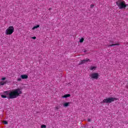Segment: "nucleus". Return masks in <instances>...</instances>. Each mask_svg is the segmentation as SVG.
<instances>
[{"mask_svg": "<svg viewBox=\"0 0 128 128\" xmlns=\"http://www.w3.org/2000/svg\"><path fill=\"white\" fill-rule=\"evenodd\" d=\"M4 93L6 96H7V98L11 100L12 98H16L19 96L20 94H22V90H20V88H17L13 90L12 91H10V92H8V91H6L4 92Z\"/></svg>", "mask_w": 128, "mask_h": 128, "instance_id": "nucleus-1", "label": "nucleus"}, {"mask_svg": "<svg viewBox=\"0 0 128 128\" xmlns=\"http://www.w3.org/2000/svg\"><path fill=\"white\" fill-rule=\"evenodd\" d=\"M116 4L120 10H122L126 8V4L124 0H118L116 2Z\"/></svg>", "mask_w": 128, "mask_h": 128, "instance_id": "nucleus-2", "label": "nucleus"}, {"mask_svg": "<svg viewBox=\"0 0 128 128\" xmlns=\"http://www.w3.org/2000/svg\"><path fill=\"white\" fill-rule=\"evenodd\" d=\"M14 26H10L6 30L5 34L6 36H10L14 34Z\"/></svg>", "mask_w": 128, "mask_h": 128, "instance_id": "nucleus-3", "label": "nucleus"}, {"mask_svg": "<svg viewBox=\"0 0 128 128\" xmlns=\"http://www.w3.org/2000/svg\"><path fill=\"white\" fill-rule=\"evenodd\" d=\"M117 100L116 98H104L102 102L104 104H110V102H114V100Z\"/></svg>", "mask_w": 128, "mask_h": 128, "instance_id": "nucleus-4", "label": "nucleus"}, {"mask_svg": "<svg viewBox=\"0 0 128 128\" xmlns=\"http://www.w3.org/2000/svg\"><path fill=\"white\" fill-rule=\"evenodd\" d=\"M89 76L92 80H98V73H92Z\"/></svg>", "mask_w": 128, "mask_h": 128, "instance_id": "nucleus-5", "label": "nucleus"}, {"mask_svg": "<svg viewBox=\"0 0 128 128\" xmlns=\"http://www.w3.org/2000/svg\"><path fill=\"white\" fill-rule=\"evenodd\" d=\"M88 62H90L89 58H86V60H83L79 62V64H86Z\"/></svg>", "mask_w": 128, "mask_h": 128, "instance_id": "nucleus-6", "label": "nucleus"}, {"mask_svg": "<svg viewBox=\"0 0 128 128\" xmlns=\"http://www.w3.org/2000/svg\"><path fill=\"white\" fill-rule=\"evenodd\" d=\"M20 78L22 80H26V78H28V76L26 74H23L20 76Z\"/></svg>", "mask_w": 128, "mask_h": 128, "instance_id": "nucleus-7", "label": "nucleus"}, {"mask_svg": "<svg viewBox=\"0 0 128 128\" xmlns=\"http://www.w3.org/2000/svg\"><path fill=\"white\" fill-rule=\"evenodd\" d=\"M70 102H64L63 104V106L64 108H68L70 106Z\"/></svg>", "mask_w": 128, "mask_h": 128, "instance_id": "nucleus-8", "label": "nucleus"}, {"mask_svg": "<svg viewBox=\"0 0 128 128\" xmlns=\"http://www.w3.org/2000/svg\"><path fill=\"white\" fill-rule=\"evenodd\" d=\"M70 94H66L63 96L62 98H70Z\"/></svg>", "mask_w": 128, "mask_h": 128, "instance_id": "nucleus-9", "label": "nucleus"}, {"mask_svg": "<svg viewBox=\"0 0 128 128\" xmlns=\"http://www.w3.org/2000/svg\"><path fill=\"white\" fill-rule=\"evenodd\" d=\"M40 28V25L38 24L37 26H34L32 28V30H36V28Z\"/></svg>", "mask_w": 128, "mask_h": 128, "instance_id": "nucleus-10", "label": "nucleus"}, {"mask_svg": "<svg viewBox=\"0 0 128 128\" xmlns=\"http://www.w3.org/2000/svg\"><path fill=\"white\" fill-rule=\"evenodd\" d=\"M120 46V44H110V45H108V48H110V46Z\"/></svg>", "mask_w": 128, "mask_h": 128, "instance_id": "nucleus-11", "label": "nucleus"}, {"mask_svg": "<svg viewBox=\"0 0 128 128\" xmlns=\"http://www.w3.org/2000/svg\"><path fill=\"white\" fill-rule=\"evenodd\" d=\"M6 84V82H4V81H2L1 82H0V86H4V84Z\"/></svg>", "mask_w": 128, "mask_h": 128, "instance_id": "nucleus-12", "label": "nucleus"}, {"mask_svg": "<svg viewBox=\"0 0 128 128\" xmlns=\"http://www.w3.org/2000/svg\"><path fill=\"white\" fill-rule=\"evenodd\" d=\"M96 68V66H91L90 68V70H95Z\"/></svg>", "mask_w": 128, "mask_h": 128, "instance_id": "nucleus-13", "label": "nucleus"}, {"mask_svg": "<svg viewBox=\"0 0 128 128\" xmlns=\"http://www.w3.org/2000/svg\"><path fill=\"white\" fill-rule=\"evenodd\" d=\"M7 95H1V98H8V96H6Z\"/></svg>", "mask_w": 128, "mask_h": 128, "instance_id": "nucleus-14", "label": "nucleus"}, {"mask_svg": "<svg viewBox=\"0 0 128 128\" xmlns=\"http://www.w3.org/2000/svg\"><path fill=\"white\" fill-rule=\"evenodd\" d=\"M84 38H81L80 40V42H84Z\"/></svg>", "mask_w": 128, "mask_h": 128, "instance_id": "nucleus-15", "label": "nucleus"}, {"mask_svg": "<svg viewBox=\"0 0 128 128\" xmlns=\"http://www.w3.org/2000/svg\"><path fill=\"white\" fill-rule=\"evenodd\" d=\"M59 108H60V106H56L55 107V110H59Z\"/></svg>", "mask_w": 128, "mask_h": 128, "instance_id": "nucleus-16", "label": "nucleus"}, {"mask_svg": "<svg viewBox=\"0 0 128 128\" xmlns=\"http://www.w3.org/2000/svg\"><path fill=\"white\" fill-rule=\"evenodd\" d=\"M41 128H46V126L44 124L42 125Z\"/></svg>", "mask_w": 128, "mask_h": 128, "instance_id": "nucleus-17", "label": "nucleus"}, {"mask_svg": "<svg viewBox=\"0 0 128 128\" xmlns=\"http://www.w3.org/2000/svg\"><path fill=\"white\" fill-rule=\"evenodd\" d=\"M17 82H22V78H18Z\"/></svg>", "mask_w": 128, "mask_h": 128, "instance_id": "nucleus-18", "label": "nucleus"}, {"mask_svg": "<svg viewBox=\"0 0 128 128\" xmlns=\"http://www.w3.org/2000/svg\"><path fill=\"white\" fill-rule=\"evenodd\" d=\"M94 4H91V5L90 6V8H94Z\"/></svg>", "mask_w": 128, "mask_h": 128, "instance_id": "nucleus-19", "label": "nucleus"}, {"mask_svg": "<svg viewBox=\"0 0 128 128\" xmlns=\"http://www.w3.org/2000/svg\"><path fill=\"white\" fill-rule=\"evenodd\" d=\"M4 124H8V122L7 121H4Z\"/></svg>", "mask_w": 128, "mask_h": 128, "instance_id": "nucleus-20", "label": "nucleus"}, {"mask_svg": "<svg viewBox=\"0 0 128 128\" xmlns=\"http://www.w3.org/2000/svg\"><path fill=\"white\" fill-rule=\"evenodd\" d=\"M32 38L33 40H36V36L32 37Z\"/></svg>", "mask_w": 128, "mask_h": 128, "instance_id": "nucleus-21", "label": "nucleus"}, {"mask_svg": "<svg viewBox=\"0 0 128 128\" xmlns=\"http://www.w3.org/2000/svg\"><path fill=\"white\" fill-rule=\"evenodd\" d=\"M6 80V78H2V80Z\"/></svg>", "mask_w": 128, "mask_h": 128, "instance_id": "nucleus-22", "label": "nucleus"}, {"mask_svg": "<svg viewBox=\"0 0 128 128\" xmlns=\"http://www.w3.org/2000/svg\"><path fill=\"white\" fill-rule=\"evenodd\" d=\"M88 121L89 122H90L92 121V120H90V118H89V119L88 120Z\"/></svg>", "mask_w": 128, "mask_h": 128, "instance_id": "nucleus-23", "label": "nucleus"}, {"mask_svg": "<svg viewBox=\"0 0 128 128\" xmlns=\"http://www.w3.org/2000/svg\"><path fill=\"white\" fill-rule=\"evenodd\" d=\"M110 44H113L112 41V40L110 41Z\"/></svg>", "mask_w": 128, "mask_h": 128, "instance_id": "nucleus-24", "label": "nucleus"}, {"mask_svg": "<svg viewBox=\"0 0 128 128\" xmlns=\"http://www.w3.org/2000/svg\"><path fill=\"white\" fill-rule=\"evenodd\" d=\"M126 6H128V4H126Z\"/></svg>", "mask_w": 128, "mask_h": 128, "instance_id": "nucleus-25", "label": "nucleus"}, {"mask_svg": "<svg viewBox=\"0 0 128 128\" xmlns=\"http://www.w3.org/2000/svg\"><path fill=\"white\" fill-rule=\"evenodd\" d=\"M49 10H52V8H50Z\"/></svg>", "mask_w": 128, "mask_h": 128, "instance_id": "nucleus-26", "label": "nucleus"}]
</instances>
